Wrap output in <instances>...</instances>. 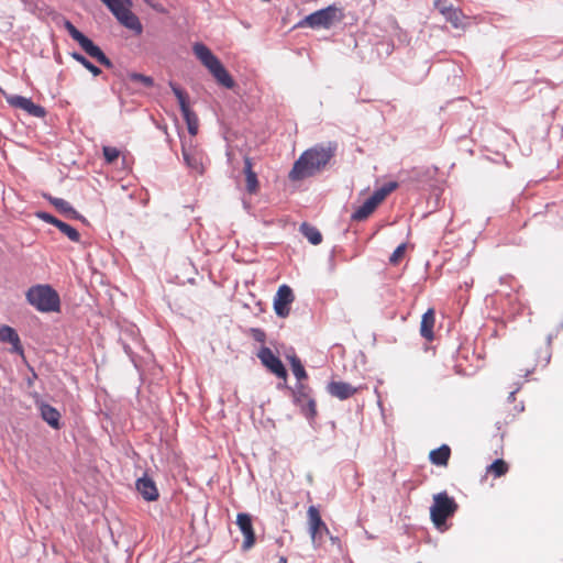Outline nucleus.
I'll use <instances>...</instances> for the list:
<instances>
[{
	"label": "nucleus",
	"mask_w": 563,
	"mask_h": 563,
	"mask_svg": "<svg viewBox=\"0 0 563 563\" xmlns=\"http://www.w3.org/2000/svg\"><path fill=\"white\" fill-rule=\"evenodd\" d=\"M194 54L201 64L210 71L219 85L231 89L234 80L224 68L220 59L211 52V49L202 43H195L192 46Z\"/></svg>",
	"instance_id": "nucleus-3"
},
{
	"label": "nucleus",
	"mask_w": 563,
	"mask_h": 563,
	"mask_svg": "<svg viewBox=\"0 0 563 563\" xmlns=\"http://www.w3.org/2000/svg\"><path fill=\"white\" fill-rule=\"evenodd\" d=\"M520 387H517L515 390L510 391L509 396H508V400L509 401H514L515 400V395L516 393L519 390Z\"/></svg>",
	"instance_id": "nucleus-39"
},
{
	"label": "nucleus",
	"mask_w": 563,
	"mask_h": 563,
	"mask_svg": "<svg viewBox=\"0 0 563 563\" xmlns=\"http://www.w3.org/2000/svg\"><path fill=\"white\" fill-rule=\"evenodd\" d=\"M438 172V168L432 167H415L411 169L409 179L415 183H426L432 179Z\"/></svg>",
	"instance_id": "nucleus-19"
},
{
	"label": "nucleus",
	"mask_w": 563,
	"mask_h": 563,
	"mask_svg": "<svg viewBox=\"0 0 563 563\" xmlns=\"http://www.w3.org/2000/svg\"><path fill=\"white\" fill-rule=\"evenodd\" d=\"M181 114L187 123L189 134L195 136L198 133V117L190 108L181 111Z\"/></svg>",
	"instance_id": "nucleus-29"
},
{
	"label": "nucleus",
	"mask_w": 563,
	"mask_h": 563,
	"mask_svg": "<svg viewBox=\"0 0 563 563\" xmlns=\"http://www.w3.org/2000/svg\"><path fill=\"white\" fill-rule=\"evenodd\" d=\"M254 338L257 340V341H261L263 342L265 340V333L258 329H255L254 330Z\"/></svg>",
	"instance_id": "nucleus-38"
},
{
	"label": "nucleus",
	"mask_w": 563,
	"mask_h": 563,
	"mask_svg": "<svg viewBox=\"0 0 563 563\" xmlns=\"http://www.w3.org/2000/svg\"><path fill=\"white\" fill-rule=\"evenodd\" d=\"M378 203L372 198L368 197L362 206L356 208V210L352 213L351 219L353 221H363L367 219L374 210L377 208Z\"/></svg>",
	"instance_id": "nucleus-17"
},
{
	"label": "nucleus",
	"mask_w": 563,
	"mask_h": 563,
	"mask_svg": "<svg viewBox=\"0 0 563 563\" xmlns=\"http://www.w3.org/2000/svg\"><path fill=\"white\" fill-rule=\"evenodd\" d=\"M102 152L108 164H112L120 156V151L117 147L103 146Z\"/></svg>",
	"instance_id": "nucleus-35"
},
{
	"label": "nucleus",
	"mask_w": 563,
	"mask_h": 563,
	"mask_svg": "<svg viewBox=\"0 0 563 563\" xmlns=\"http://www.w3.org/2000/svg\"><path fill=\"white\" fill-rule=\"evenodd\" d=\"M296 401L301 402V400L307 399V408H305V413L309 417L316 416V402L312 398H309L306 393V386L302 384H298L295 393Z\"/></svg>",
	"instance_id": "nucleus-24"
},
{
	"label": "nucleus",
	"mask_w": 563,
	"mask_h": 563,
	"mask_svg": "<svg viewBox=\"0 0 563 563\" xmlns=\"http://www.w3.org/2000/svg\"><path fill=\"white\" fill-rule=\"evenodd\" d=\"M129 78L132 81L140 82L145 87H152L154 85L153 78L150 76L143 75V74L131 73V74H129Z\"/></svg>",
	"instance_id": "nucleus-34"
},
{
	"label": "nucleus",
	"mask_w": 563,
	"mask_h": 563,
	"mask_svg": "<svg viewBox=\"0 0 563 563\" xmlns=\"http://www.w3.org/2000/svg\"><path fill=\"white\" fill-rule=\"evenodd\" d=\"M169 87L172 88L174 95L176 96V98L178 100L180 111H185V110L189 109L187 93L178 85H176L173 81L169 82Z\"/></svg>",
	"instance_id": "nucleus-30"
},
{
	"label": "nucleus",
	"mask_w": 563,
	"mask_h": 563,
	"mask_svg": "<svg viewBox=\"0 0 563 563\" xmlns=\"http://www.w3.org/2000/svg\"><path fill=\"white\" fill-rule=\"evenodd\" d=\"M278 563H287V559L285 556H280Z\"/></svg>",
	"instance_id": "nucleus-40"
},
{
	"label": "nucleus",
	"mask_w": 563,
	"mask_h": 563,
	"mask_svg": "<svg viewBox=\"0 0 563 563\" xmlns=\"http://www.w3.org/2000/svg\"><path fill=\"white\" fill-rule=\"evenodd\" d=\"M236 525L244 537L241 549L242 551L246 552L251 550L255 544V533L251 515L246 512L238 514Z\"/></svg>",
	"instance_id": "nucleus-11"
},
{
	"label": "nucleus",
	"mask_w": 563,
	"mask_h": 563,
	"mask_svg": "<svg viewBox=\"0 0 563 563\" xmlns=\"http://www.w3.org/2000/svg\"><path fill=\"white\" fill-rule=\"evenodd\" d=\"M136 489L140 495L147 501H154L158 498V489L152 478L144 475L136 481Z\"/></svg>",
	"instance_id": "nucleus-15"
},
{
	"label": "nucleus",
	"mask_w": 563,
	"mask_h": 563,
	"mask_svg": "<svg viewBox=\"0 0 563 563\" xmlns=\"http://www.w3.org/2000/svg\"><path fill=\"white\" fill-rule=\"evenodd\" d=\"M244 174L246 181V190L250 194H255L258 189L257 175L252 168V159L247 156L244 157Z\"/></svg>",
	"instance_id": "nucleus-18"
},
{
	"label": "nucleus",
	"mask_w": 563,
	"mask_h": 563,
	"mask_svg": "<svg viewBox=\"0 0 563 563\" xmlns=\"http://www.w3.org/2000/svg\"><path fill=\"white\" fill-rule=\"evenodd\" d=\"M397 187L398 183L396 181L386 183L380 188L376 189L371 197L379 205Z\"/></svg>",
	"instance_id": "nucleus-27"
},
{
	"label": "nucleus",
	"mask_w": 563,
	"mask_h": 563,
	"mask_svg": "<svg viewBox=\"0 0 563 563\" xmlns=\"http://www.w3.org/2000/svg\"><path fill=\"white\" fill-rule=\"evenodd\" d=\"M48 201L63 214L68 218L79 219L80 214L73 208V206L62 198L49 197Z\"/></svg>",
	"instance_id": "nucleus-23"
},
{
	"label": "nucleus",
	"mask_w": 563,
	"mask_h": 563,
	"mask_svg": "<svg viewBox=\"0 0 563 563\" xmlns=\"http://www.w3.org/2000/svg\"><path fill=\"white\" fill-rule=\"evenodd\" d=\"M342 10L335 5H329L321 10L314 11L309 15L305 16L299 23L298 26L311 27V29H331L335 24L340 23L343 20Z\"/></svg>",
	"instance_id": "nucleus-4"
},
{
	"label": "nucleus",
	"mask_w": 563,
	"mask_h": 563,
	"mask_svg": "<svg viewBox=\"0 0 563 563\" xmlns=\"http://www.w3.org/2000/svg\"><path fill=\"white\" fill-rule=\"evenodd\" d=\"M64 27L68 32L69 36L80 45L86 54L107 68L113 67L112 62L107 57L102 49L81 33L70 21L65 20Z\"/></svg>",
	"instance_id": "nucleus-6"
},
{
	"label": "nucleus",
	"mask_w": 563,
	"mask_h": 563,
	"mask_svg": "<svg viewBox=\"0 0 563 563\" xmlns=\"http://www.w3.org/2000/svg\"><path fill=\"white\" fill-rule=\"evenodd\" d=\"M405 251H406V244L405 243L398 245L396 247V250L391 253V255L389 257V262L391 264H397L399 262V260L404 256Z\"/></svg>",
	"instance_id": "nucleus-36"
},
{
	"label": "nucleus",
	"mask_w": 563,
	"mask_h": 563,
	"mask_svg": "<svg viewBox=\"0 0 563 563\" xmlns=\"http://www.w3.org/2000/svg\"><path fill=\"white\" fill-rule=\"evenodd\" d=\"M56 228H58L59 231L64 233L70 241L79 242L80 234L74 227L67 224L66 222L59 221Z\"/></svg>",
	"instance_id": "nucleus-31"
},
{
	"label": "nucleus",
	"mask_w": 563,
	"mask_h": 563,
	"mask_svg": "<svg viewBox=\"0 0 563 563\" xmlns=\"http://www.w3.org/2000/svg\"><path fill=\"white\" fill-rule=\"evenodd\" d=\"M434 320V311L432 309H429L422 316L420 323V334L426 340L430 341L433 339Z\"/></svg>",
	"instance_id": "nucleus-20"
},
{
	"label": "nucleus",
	"mask_w": 563,
	"mask_h": 563,
	"mask_svg": "<svg viewBox=\"0 0 563 563\" xmlns=\"http://www.w3.org/2000/svg\"><path fill=\"white\" fill-rule=\"evenodd\" d=\"M327 391L340 400L352 397L357 388L345 382H330L327 386Z\"/></svg>",
	"instance_id": "nucleus-14"
},
{
	"label": "nucleus",
	"mask_w": 563,
	"mask_h": 563,
	"mask_svg": "<svg viewBox=\"0 0 563 563\" xmlns=\"http://www.w3.org/2000/svg\"><path fill=\"white\" fill-rule=\"evenodd\" d=\"M37 217L43 220L44 222L46 223H49V224H53L55 227H57V224L59 223V219L55 218L54 216L47 213V212H38L37 213Z\"/></svg>",
	"instance_id": "nucleus-37"
},
{
	"label": "nucleus",
	"mask_w": 563,
	"mask_h": 563,
	"mask_svg": "<svg viewBox=\"0 0 563 563\" xmlns=\"http://www.w3.org/2000/svg\"><path fill=\"white\" fill-rule=\"evenodd\" d=\"M101 2L107 5L123 26L133 31L135 34L142 33V23L130 10V7L132 5L131 0H101Z\"/></svg>",
	"instance_id": "nucleus-5"
},
{
	"label": "nucleus",
	"mask_w": 563,
	"mask_h": 563,
	"mask_svg": "<svg viewBox=\"0 0 563 563\" xmlns=\"http://www.w3.org/2000/svg\"><path fill=\"white\" fill-rule=\"evenodd\" d=\"M300 232L313 245H318L322 241L320 231L306 222L300 225Z\"/></svg>",
	"instance_id": "nucleus-26"
},
{
	"label": "nucleus",
	"mask_w": 563,
	"mask_h": 563,
	"mask_svg": "<svg viewBox=\"0 0 563 563\" xmlns=\"http://www.w3.org/2000/svg\"><path fill=\"white\" fill-rule=\"evenodd\" d=\"M487 471L499 477L507 473L508 465L504 460L497 459L487 467Z\"/></svg>",
	"instance_id": "nucleus-33"
},
{
	"label": "nucleus",
	"mask_w": 563,
	"mask_h": 563,
	"mask_svg": "<svg viewBox=\"0 0 563 563\" xmlns=\"http://www.w3.org/2000/svg\"><path fill=\"white\" fill-rule=\"evenodd\" d=\"M334 154V147L316 145L305 151L295 162L289 178L301 180L311 177L323 169Z\"/></svg>",
	"instance_id": "nucleus-1"
},
{
	"label": "nucleus",
	"mask_w": 563,
	"mask_h": 563,
	"mask_svg": "<svg viewBox=\"0 0 563 563\" xmlns=\"http://www.w3.org/2000/svg\"><path fill=\"white\" fill-rule=\"evenodd\" d=\"M0 341L3 343H10L14 350H21V342L16 331L10 327L2 324L0 325Z\"/></svg>",
	"instance_id": "nucleus-21"
},
{
	"label": "nucleus",
	"mask_w": 563,
	"mask_h": 563,
	"mask_svg": "<svg viewBox=\"0 0 563 563\" xmlns=\"http://www.w3.org/2000/svg\"><path fill=\"white\" fill-rule=\"evenodd\" d=\"M26 301L40 312H57L60 309L58 292L47 284H37L25 292Z\"/></svg>",
	"instance_id": "nucleus-2"
},
{
	"label": "nucleus",
	"mask_w": 563,
	"mask_h": 563,
	"mask_svg": "<svg viewBox=\"0 0 563 563\" xmlns=\"http://www.w3.org/2000/svg\"><path fill=\"white\" fill-rule=\"evenodd\" d=\"M308 530L312 543L319 547L323 542V538L329 533V529L322 520L319 509L316 506H310L307 510Z\"/></svg>",
	"instance_id": "nucleus-8"
},
{
	"label": "nucleus",
	"mask_w": 563,
	"mask_h": 563,
	"mask_svg": "<svg viewBox=\"0 0 563 563\" xmlns=\"http://www.w3.org/2000/svg\"><path fill=\"white\" fill-rule=\"evenodd\" d=\"M451 455V449L446 444H442L440 448L434 449L430 452L429 459L432 464L438 466H445Z\"/></svg>",
	"instance_id": "nucleus-22"
},
{
	"label": "nucleus",
	"mask_w": 563,
	"mask_h": 563,
	"mask_svg": "<svg viewBox=\"0 0 563 563\" xmlns=\"http://www.w3.org/2000/svg\"><path fill=\"white\" fill-rule=\"evenodd\" d=\"M289 361H290L291 369H292L295 377L299 382L301 379L307 378L306 369H305L303 365L301 364L300 360L297 356H291L289 358Z\"/></svg>",
	"instance_id": "nucleus-32"
},
{
	"label": "nucleus",
	"mask_w": 563,
	"mask_h": 563,
	"mask_svg": "<svg viewBox=\"0 0 563 563\" xmlns=\"http://www.w3.org/2000/svg\"><path fill=\"white\" fill-rule=\"evenodd\" d=\"M144 1H145V2H147V3H150V1H148V0H144Z\"/></svg>",
	"instance_id": "nucleus-41"
},
{
	"label": "nucleus",
	"mask_w": 563,
	"mask_h": 563,
	"mask_svg": "<svg viewBox=\"0 0 563 563\" xmlns=\"http://www.w3.org/2000/svg\"><path fill=\"white\" fill-rule=\"evenodd\" d=\"M38 408H40L42 419L47 424H49L54 429L60 428V423H59L60 413L55 407H53L48 404L42 402V404H40Z\"/></svg>",
	"instance_id": "nucleus-16"
},
{
	"label": "nucleus",
	"mask_w": 563,
	"mask_h": 563,
	"mask_svg": "<svg viewBox=\"0 0 563 563\" xmlns=\"http://www.w3.org/2000/svg\"><path fill=\"white\" fill-rule=\"evenodd\" d=\"M7 102L14 107L22 109L26 111L29 114L36 117V118H43L45 115V109L38 104H35L30 98L19 96V95H11L7 97Z\"/></svg>",
	"instance_id": "nucleus-13"
},
{
	"label": "nucleus",
	"mask_w": 563,
	"mask_h": 563,
	"mask_svg": "<svg viewBox=\"0 0 563 563\" xmlns=\"http://www.w3.org/2000/svg\"><path fill=\"white\" fill-rule=\"evenodd\" d=\"M183 157L187 167L199 175H201L205 170L203 161L205 154L201 150L197 147H187L185 143H183Z\"/></svg>",
	"instance_id": "nucleus-12"
},
{
	"label": "nucleus",
	"mask_w": 563,
	"mask_h": 563,
	"mask_svg": "<svg viewBox=\"0 0 563 563\" xmlns=\"http://www.w3.org/2000/svg\"><path fill=\"white\" fill-rule=\"evenodd\" d=\"M435 5L439 8V11L445 18L446 21L451 22L453 26L457 27L461 24V11L448 5H440V1L435 2Z\"/></svg>",
	"instance_id": "nucleus-25"
},
{
	"label": "nucleus",
	"mask_w": 563,
	"mask_h": 563,
	"mask_svg": "<svg viewBox=\"0 0 563 563\" xmlns=\"http://www.w3.org/2000/svg\"><path fill=\"white\" fill-rule=\"evenodd\" d=\"M457 510V504L446 492L438 493L433 496V504L430 507V517L433 525L440 529L445 525L448 518L452 517Z\"/></svg>",
	"instance_id": "nucleus-7"
},
{
	"label": "nucleus",
	"mask_w": 563,
	"mask_h": 563,
	"mask_svg": "<svg viewBox=\"0 0 563 563\" xmlns=\"http://www.w3.org/2000/svg\"><path fill=\"white\" fill-rule=\"evenodd\" d=\"M71 58L81 64L87 70H89L95 77L101 74V69L93 65L88 58L78 52L70 53Z\"/></svg>",
	"instance_id": "nucleus-28"
},
{
	"label": "nucleus",
	"mask_w": 563,
	"mask_h": 563,
	"mask_svg": "<svg viewBox=\"0 0 563 563\" xmlns=\"http://www.w3.org/2000/svg\"><path fill=\"white\" fill-rule=\"evenodd\" d=\"M295 296L292 289L288 285L279 286L274 297V310L275 313L280 318H286L290 312V305L294 301Z\"/></svg>",
	"instance_id": "nucleus-9"
},
{
	"label": "nucleus",
	"mask_w": 563,
	"mask_h": 563,
	"mask_svg": "<svg viewBox=\"0 0 563 563\" xmlns=\"http://www.w3.org/2000/svg\"><path fill=\"white\" fill-rule=\"evenodd\" d=\"M257 357L261 360L262 364L267 367L273 374H275L279 378H286L287 377V371L273 351L269 347L263 346L258 353Z\"/></svg>",
	"instance_id": "nucleus-10"
}]
</instances>
